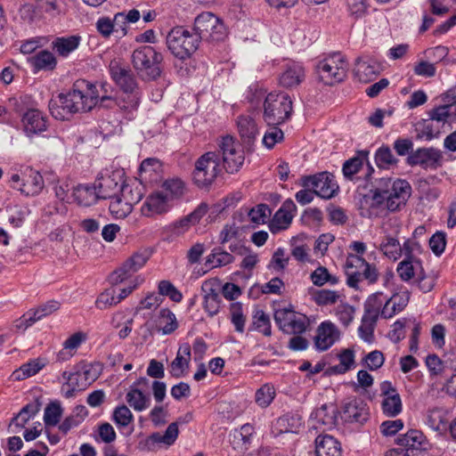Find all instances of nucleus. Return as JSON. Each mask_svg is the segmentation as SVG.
I'll use <instances>...</instances> for the list:
<instances>
[{"mask_svg":"<svg viewBox=\"0 0 456 456\" xmlns=\"http://www.w3.org/2000/svg\"><path fill=\"white\" fill-rule=\"evenodd\" d=\"M348 265L358 266L362 271L363 278L368 281L370 284L377 282L379 279V272L375 265L369 264L363 257L357 255H348Z\"/></svg>","mask_w":456,"mask_h":456,"instance_id":"473e14b6","label":"nucleus"},{"mask_svg":"<svg viewBox=\"0 0 456 456\" xmlns=\"http://www.w3.org/2000/svg\"><path fill=\"white\" fill-rule=\"evenodd\" d=\"M208 207L200 203L191 214L172 224V232L177 236L186 232L192 225L197 224L208 213Z\"/></svg>","mask_w":456,"mask_h":456,"instance_id":"5701e85b","label":"nucleus"},{"mask_svg":"<svg viewBox=\"0 0 456 456\" xmlns=\"http://www.w3.org/2000/svg\"><path fill=\"white\" fill-rule=\"evenodd\" d=\"M80 40L81 37L78 36L58 37L53 42V48L61 56L66 57L78 47Z\"/></svg>","mask_w":456,"mask_h":456,"instance_id":"a19ab883","label":"nucleus"},{"mask_svg":"<svg viewBox=\"0 0 456 456\" xmlns=\"http://www.w3.org/2000/svg\"><path fill=\"white\" fill-rule=\"evenodd\" d=\"M191 349L189 344H183L178 348L174 361L170 363V374L178 379L183 377L190 367Z\"/></svg>","mask_w":456,"mask_h":456,"instance_id":"393cba45","label":"nucleus"},{"mask_svg":"<svg viewBox=\"0 0 456 456\" xmlns=\"http://www.w3.org/2000/svg\"><path fill=\"white\" fill-rule=\"evenodd\" d=\"M28 61L36 71L53 70L55 69L57 61L54 55L46 50L40 51L37 54L28 58Z\"/></svg>","mask_w":456,"mask_h":456,"instance_id":"c9c22d12","label":"nucleus"},{"mask_svg":"<svg viewBox=\"0 0 456 456\" xmlns=\"http://www.w3.org/2000/svg\"><path fill=\"white\" fill-rule=\"evenodd\" d=\"M159 191L173 203L175 200H177L183 195L184 183L178 178L167 179L163 182Z\"/></svg>","mask_w":456,"mask_h":456,"instance_id":"ea45409f","label":"nucleus"},{"mask_svg":"<svg viewBox=\"0 0 456 456\" xmlns=\"http://www.w3.org/2000/svg\"><path fill=\"white\" fill-rule=\"evenodd\" d=\"M340 415L345 422L363 423L369 416L367 404L361 399H348L343 403Z\"/></svg>","mask_w":456,"mask_h":456,"instance_id":"f3484780","label":"nucleus"},{"mask_svg":"<svg viewBox=\"0 0 456 456\" xmlns=\"http://www.w3.org/2000/svg\"><path fill=\"white\" fill-rule=\"evenodd\" d=\"M292 112V101L284 93L269 94L264 102V119L268 126H278L287 120Z\"/></svg>","mask_w":456,"mask_h":456,"instance_id":"39448f33","label":"nucleus"},{"mask_svg":"<svg viewBox=\"0 0 456 456\" xmlns=\"http://www.w3.org/2000/svg\"><path fill=\"white\" fill-rule=\"evenodd\" d=\"M218 155H222L226 172L233 174L239 171L244 163V151L232 136L226 135L218 142Z\"/></svg>","mask_w":456,"mask_h":456,"instance_id":"9d476101","label":"nucleus"},{"mask_svg":"<svg viewBox=\"0 0 456 456\" xmlns=\"http://www.w3.org/2000/svg\"><path fill=\"white\" fill-rule=\"evenodd\" d=\"M160 168L159 162L155 159H144L140 165V176L144 180H151L152 175H155Z\"/></svg>","mask_w":456,"mask_h":456,"instance_id":"0e129e2a","label":"nucleus"},{"mask_svg":"<svg viewBox=\"0 0 456 456\" xmlns=\"http://www.w3.org/2000/svg\"><path fill=\"white\" fill-rule=\"evenodd\" d=\"M305 77L304 67L299 63L287 64L279 76V85L284 88L291 89L298 86Z\"/></svg>","mask_w":456,"mask_h":456,"instance_id":"4be33fe9","label":"nucleus"},{"mask_svg":"<svg viewBox=\"0 0 456 456\" xmlns=\"http://www.w3.org/2000/svg\"><path fill=\"white\" fill-rule=\"evenodd\" d=\"M231 322L237 332L242 333L245 328L246 316L243 314L242 304L240 302L232 303L230 305Z\"/></svg>","mask_w":456,"mask_h":456,"instance_id":"603ef678","label":"nucleus"},{"mask_svg":"<svg viewBox=\"0 0 456 456\" xmlns=\"http://www.w3.org/2000/svg\"><path fill=\"white\" fill-rule=\"evenodd\" d=\"M301 426V419L297 415L285 414L273 424V432L276 434L297 433Z\"/></svg>","mask_w":456,"mask_h":456,"instance_id":"4c0bfd02","label":"nucleus"},{"mask_svg":"<svg viewBox=\"0 0 456 456\" xmlns=\"http://www.w3.org/2000/svg\"><path fill=\"white\" fill-rule=\"evenodd\" d=\"M426 422L428 426L435 431H440L445 428L447 420L443 409L438 407L429 409L427 412Z\"/></svg>","mask_w":456,"mask_h":456,"instance_id":"a18cd8bd","label":"nucleus"},{"mask_svg":"<svg viewBox=\"0 0 456 456\" xmlns=\"http://www.w3.org/2000/svg\"><path fill=\"white\" fill-rule=\"evenodd\" d=\"M173 203L159 190L151 193L143 202L141 211L145 216H153L168 212Z\"/></svg>","mask_w":456,"mask_h":456,"instance_id":"6ab92c4d","label":"nucleus"},{"mask_svg":"<svg viewBox=\"0 0 456 456\" xmlns=\"http://www.w3.org/2000/svg\"><path fill=\"white\" fill-rule=\"evenodd\" d=\"M118 304L114 289H107L96 298L95 306L100 310L110 308Z\"/></svg>","mask_w":456,"mask_h":456,"instance_id":"6e6d98bb","label":"nucleus"},{"mask_svg":"<svg viewBox=\"0 0 456 456\" xmlns=\"http://www.w3.org/2000/svg\"><path fill=\"white\" fill-rule=\"evenodd\" d=\"M339 338V331L330 322H322L316 331L314 346L319 351L328 350Z\"/></svg>","mask_w":456,"mask_h":456,"instance_id":"aec40b11","label":"nucleus"},{"mask_svg":"<svg viewBox=\"0 0 456 456\" xmlns=\"http://www.w3.org/2000/svg\"><path fill=\"white\" fill-rule=\"evenodd\" d=\"M158 329L164 335L171 334L178 328V322L175 314L168 308L159 311Z\"/></svg>","mask_w":456,"mask_h":456,"instance_id":"c03bdc74","label":"nucleus"},{"mask_svg":"<svg viewBox=\"0 0 456 456\" xmlns=\"http://www.w3.org/2000/svg\"><path fill=\"white\" fill-rule=\"evenodd\" d=\"M237 126L241 140L246 144L253 142L258 134L257 125L250 116H240L237 120Z\"/></svg>","mask_w":456,"mask_h":456,"instance_id":"c756f323","label":"nucleus"},{"mask_svg":"<svg viewBox=\"0 0 456 456\" xmlns=\"http://www.w3.org/2000/svg\"><path fill=\"white\" fill-rule=\"evenodd\" d=\"M166 43L171 53L180 59H189L199 48L200 37L183 26L173 28L167 35Z\"/></svg>","mask_w":456,"mask_h":456,"instance_id":"20e7f679","label":"nucleus"},{"mask_svg":"<svg viewBox=\"0 0 456 456\" xmlns=\"http://www.w3.org/2000/svg\"><path fill=\"white\" fill-rule=\"evenodd\" d=\"M10 182L13 189L27 196L37 195L45 187L43 176L32 168H26L21 175H12Z\"/></svg>","mask_w":456,"mask_h":456,"instance_id":"9b49d317","label":"nucleus"},{"mask_svg":"<svg viewBox=\"0 0 456 456\" xmlns=\"http://www.w3.org/2000/svg\"><path fill=\"white\" fill-rule=\"evenodd\" d=\"M348 69V63L340 53H334L317 65L320 79L326 85L332 86L342 82Z\"/></svg>","mask_w":456,"mask_h":456,"instance_id":"1a4fd4ad","label":"nucleus"},{"mask_svg":"<svg viewBox=\"0 0 456 456\" xmlns=\"http://www.w3.org/2000/svg\"><path fill=\"white\" fill-rule=\"evenodd\" d=\"M219 163L220 157L215 151H208L201 155L195 162L192 173L194 183L201 189L210 186L220 172Z\"/></svg>","mask_w":456,"mask_h":456,"instance_id":"0eeeda50","label":"nucleus"},{"mask_svg":"<svg viewBox=\"0 0 456 456\" xmlns=\"http://www.w3.org/2000/svg\"><path fill=\"white\" fill-rule=\"evenodd\" d=\"M253 324L256 329L261 331L265 336L271 335V324L270 319L267 314L263 310H256L254 316Z\"/></svg>","mask_w":456,"mask_h":456,"instance_id":"69168bd1","label":"nucleus"},{"mask_svg":"<svg viewBox=\"0 0 456 456\" xmlns=\"http://www.w3.org/2000/svg\"><path fill=\"white\" fill-rule=\"evenodd\" d=\"M158 289L159 295L168 297L175 303H179L183 299V294L169 281H159Z\"/></svg>","mask_w":456,"mask_h":456,"instance_id":"13d9d810","label":"nucleus"},{"mask_svg":"<svg viewBox=\"0 0 456 456\" xmlns=\"http://www.w3.org/2000/svg\"><path fill=\"white\" fill-rule=\"evenodd\" d=\"M382 411L388 417L397 416L403 409L400 395H393L383 398Z\"/></svg>","mask_w":456,"mask_h":456,"instance_id":"3c124183","label":"nucleus"},{"mask_svg":"<svg viewBox=\"0 0 456 456\" xmlns=\"http://www.w3.org/2000/svg\"><path fill=\"white\" fill-rule=\"evenodd\" d=\"M340 443L329 435L318 436L315 439L316 456H341Z\"/></svg>","mask_w":456,"mask_h":456,"instance_id":"cd10ccee","label":"nucleus"},{"mask_svg":"<svg viewBox=\"0 0 456 456\" xmlns=\"http://www.w3.org/2000/svg\"><path fill=\"white\" fill-rule=\"evenodd\" d=\"M452 107V104L447 102L446 104L435 108L430 111V121L425 125V133L429 139L437 136L439 134V127L434 129L433 122L442 123L443 125L447 122L450 117V109Z\"/></svg>","mask_w":456,"mask_h":456,"instance_id":"c85d7f7f","label":"nucleus"},{"mask_svg":"<svg viewBox=\"0 0 456 456\" xmlns=\"http://www.w3.org/2000/svg\"><path fill=\"white\" fill-rule=\"evenodd\" d=\"M442 153L435 148H419L409 155L407 162L411 166L425 168H436L441 165Z\"/></svg>","mask_w":456,"mask_h":456,"instance_id":"a211bd4d","label":"nucleus"},{"mask_svg":"<svg viewBox=\"0 0 456 456\" xmlns=\"http://www.w3.org/2000/svg\"><path fill=\"white\" fill-rule=\"evenodd\" d=\"M112 419L119 428H126L134 421V415L130 409L123 404L115 408Z\"/></svg>","mask_w":456,"mask_h":456,"instance_id":"5fc2aeb1","label":"nucleus"},{"mask_svg":"<svg viewBox=\"0 0 456 456\" xmlns=\"http://www.w3.org/2000/svg\"><path fill=\"white\" fill-rule=\"evenodd\" d=\"M46 365L45 358H36L22 364L19 369L15 370L12 378L14 380H23L38 373Z\"/></svg>","mask_w":456,"mask_h":456,"instance_id":"2f4dec72","label":"nucleus"},{"mask_svg":"<svg viewBox=\"0 0 456 456\" xmlns=\"http://www.w3.org/2000/svg\"><path fill=\"white\" fill-rule=\"evenodd\" d=\"M297 207L292 200H286L273 216L270 223V230L276 233L287 229L292 222Z\"/></svg>","mask_w":456,"mask_h":456,"instance_id":"412c9836","label":"nucleus"},{"mask_svg":"<svg viewBox=\"0 0 456 456\" xmlns=\"http://www.w3.org/2000/svg\"><path fill=\"white\" fill-rule=\"evenodd\" d=\"M283 132L277 126H269L265 132L263 143L268 149H272L277 142L282 141Z\"/></svg>","mask_w":456,"mask_h":456,"instance_id":"774afa93","label":"nucleus"},{"mask_svg":"<svg viewBox=\"0 0 456 456\" xmlns=\"http://www.w3.org/2000/svg\"><path fill=\"white\" fill-rule=\"evenodd\" d=\"M201 289L204 292V309L209 316L217 314L220 309L221 297L215 282L204 281Z\"/></svg>","mask_w":456,"mask_h":456,"instance_id":"a878e982","label":"nucleus"},{"mask_svg":"<svg viewBox=\"0 0 456 456\" xmlns=\"http://www.w3.org/2000/svg\"><path fill=\"white\" fill-rule=\"evenodd\" d=\"M107 85L101 86L102 94H100L96 86L86 80H77L73 84L69 92L60 94L59 103L51 102L49 105L52 115L56 119H68L69 116L77 112L90 111L98 103L100 106L112 109L118 106L124 110H135L138 98L135 94H126L119 98L108 94Z\"/></svg>","mask_w":456,"mask_h":456,"instance_id":"f257e3e1","label":"nucleus"},{"mask_svg":"<svg viewBox=\"0 0 456 456\" xmlns=\"http://www.w3.org/2000/svg\"><path fill=\"white\" fill-rule=\"evenodd\" d=\"M126 400L130 407L139 412L149 408L151 404L150 396L134 387H130L126 395Z\"/></svg>","mask_w":456,"mask_h":456,"instance_id":"e433bc0d","label":"nucleus"},{"mask_svg":"<svg viewBox=\"0 0 456 456\" xmlns=\"http://www.w3.org/2000/svg\"><path fill=\"white\" fill-rule=\"evenodd\" d=\"M72 196L78 205L89 207L100 199L95 186L79 184L73 189Z\"/></svg>","mask_w":456,"mask_h":456,"instance_id":"72a5a7b5","label":"nucleus"},{"mask_svg":"<svg viewBox=\"0 0 456 456\" xmlns=\"http://www.w3.org/2000/svg\"><path fill=\"white\" fill-rule=\"evenodd\" d=\"M162 61V54L150 45L136 48L131 56L134 70L145 81L156 80L160 77Z\"/></svg>","mask_w":456,"mask_h":456,"instance_id":"7ed1b4c3","label":"nucleus"},{"mask_svg":"<svg viewBox=\"0 0 456 456\" xmlns=\"http://www.w3.org/2000/svg\"><path fill=\"white\" fill-rule=\"evenodd\" d=\"M385 300L386 296L382 292L371 294L364 304L362 322H370L371 324L375 323L380 316Z\"/></svg>","mask_w":456,"mask_h":456,"instance_id":"bb28decb","label":"nucleus"},{"mask_svg":"<svg viewBox=\"0 0 456 456\" xmlns=\"http://www.w3.org/2000/svg\"><path fill=\"white\" fill-rule=\"evenodd\" d=\"M416 282L418 288L423 293H428L434 289L436 282V275L433 273H426L422 269L419 271V273H418Z\"/></svg>","mask_w":456,"mask_h":456,"instance_id":"052dcab7","label":"nucleus"},{"mask_svg":"<svg viewBox=\"0 0 456 456\" xmlns=\"http://www.w3.org/2000/svg\"><path fill=\"white\" fill-rule=\"evenodd\" d=\"M151 254L146 251H139L133 254L124 264L110 274V282L118 284L123 282L133 273L139 271L149 260Z\"/></svg>","mask_w":456,"mask_h":456,"instance_id":"2eb2a0df","label":"nucleus"},{"mask_svg":"<svg viewBox=\"0 0 456 456\" xmlns=\"http://www.w3.org/2000/svg\"><path fill=\"white\" fill-rule=\"evenodd\" d=\"M115 81L123 89L124 93L122 95L125 97L126 94H129L128 93H132L136 86L135 79L128 69L122 75L118 76Z\"/></svg>","mask_w":456,"mask_h":456,"instance_id":"e2e57ef3","label":"nucleus"},{"mask_svg":"<svg viewBox=\"0 0 456 456\" xmlns=\"http://www.w3.org/2000/svg\"><path fill=\"white\" fill-rule=\"evenodd\" d=\"M379 249L389 259L395 261L403 255L402 246L399 240L391 236L387 235L382 240Z\"/></svg>","mask_w":456,"mask_h":456,"instance_id":"79ce46f5","label":"nucleus"},{"mask_svg":"<svg viewBox=\"0 0 456 456\" xmlns=\"http://www.w3.org/2000/svg\"><path fill=\"white\" fill-rule=\"evenodd\" d=\"M397 447L387 452L386 456H428L429 443L419 430H410L396 439Z\"/></svg>","mask_w":456,"mask_h":456,"instance_id":"423d86ee","label":"nucleus"},{"mask_svg":"<svg viewBox=\"0 0 456 456\" xmlns=\"http://www.w3.org/2000/svg\"><path fill=\"white\" fill-rule=\"evenodd\" d=\"M271 214V208L266 204H259L249 211L248 216L253 223L265 224Z\"/></svg>","mask_w":456,"mask_h":456,"instance_id":"338daca9","label":"nucleus"},{"mask_svg":"<svg viewBox=\"0 0 456 456\" xmlns=\"http://www.w3.org/2000/svg\"><path fill=\"white\" fill-rule=\"evenodd\" d=\"M274 396V387L269 384H265L256 390L255 395V401L260 407L266 408L273 401Z\"/></svg>","mask_w":456,"mask_h":456,"instance_id":"864d4df0","label":"nucleus"},{"mask_svg":"<svg viewBox=\"0 0 456 456\" xmlns=\"http://www.w3.org/2000/svg\"><path fill=\"white\" fill-rule=\"evenodd\" d=\"M420 262L417 259L404 258L397 265L396 272L403 281H409L415 276H418L422 270Z\"/></svg>","mask_w":456,"mask_h":456,"instance_id":"58836bf2","label":"nucleus"},{"mask_svg":"<svg viewBox=\"0 0 456 456\" xmlns=\"http://www.w3.org/2000/svg\"><path fill=\"white\" fill-rule=\"evenodd\" d=\"M141 199L142 193L138 188L134 189L131 185L123 183L116 200L110 201V209L118 217H125Z\"/></svg>","mask_w":456,"mask_h":456,"instance_id":"4468645a","label":"nucleus"},{"mask_svg":"<svg viewBox=\"0 0 456 456\" xmlns=\"http://www.w3.org/2000/svg\"><path fill=\"white\" fill-rule=\"evenodd\" d=\"M234 257L228 252L215 248L211 254L208 256L206 265L210 268L226 265L233 262Z\"/></svg>","mask_w":456,"mask_h":456,"instance_id":"09e8293b","label":"nucleus"},{"mask_svg":"<svg viewBox=\"0 0 456 456\" xmlns=\"http://www.w3.org/2000/svg\"><path fill=\"white\" fill-rule=\"evenodd\" d=\"M424 54L427 59L434 61L435 64L444 61V63H448L447 56L449 54V48L444 45H437L435 47H430L425 50Z\"/></svg>","mask_w":456,"mask_h":456,"instance_id":"680f3d73","label":"nucleus"},{"mask_svg":"<svg viewBox=\"0 0 456 456\" xmlns=\"http://www.w3.org/2000/svg\"><path fill=\"white\" fill-rule=\"evenodd\" d=\"M380 72V65L370 58H358L354 67V75L360 82L369 83Z\"/></svg>","mask_w":456,"mask_h":456,"instance_id":"b1692460","label":"nucleus"},{"mask_svg":"<svg viewBox=\"0 0 456 456\" xmlns=\"http://www.w3.org/2000/svg\"><path fill=\"white\" fill-rule=\"evenodd\" d=\"M371 196L365 198L370 216H385L388 212L399 211L411 195V186L403 179H380Z\"/></svg>","mask_w":456,"mask_h":456,"instance_id":"f03ea898","label":"nucleus"},{"mask_svg":"<svg viewBox=\"0 0 456 456\" xmlns=\"http://www.w3.org/2000/svg\"><path fill=\"white\" fill-rule=\"evenodd\" d=\"M274 320L279 328L288 334H302L309 325L308 319L305 314L287 308L276 310Z\"/></svg>","mask_w":456,"mask_h":456,"instance_id":"ddd939ff","label":"nucleus"},{"mask_svg":"<svg viewBox=\"0 0 456 456\" xmlns=\"http://www.w3.org/2000/svg\"><path fill=\"white\" fill-rule=\"evenodd\" d=\"M62 408L59 402L50 403L45 409L44 422L46 427L56 426L61 418Z\"/></svg>","mask_w":456,"mask_h":456,"instance_id":"8fccbe9b","label":"nucleus"},{"mask_svg":"<svg viewBox=\"0 0 456 456\" xmlns=\"http://www.w3.org/2000/svg\"><path fill=\"white\" fill-rule=\"evenodd\" d=\"M339 297L340 295L337 291L330 289L317 290L313 296L314 302L318 305L335 304L338 300Z\"/></svg>","mask_w":456,"mask_h":456,"instance_id":"bf43d9fd","label":"nucleus"},{"mask_svg":"<svg viewBox=\"0 0 456 456\" xmlns=\"http://www.w3.org/2000/svg\"><path fill=\"white\" fill-rule=\"evenodd\" d=\"M42 403L39 398H36L33 402L26 404L19 413L12 418L11 424H14L18 428H24L25 425L40 411Z\"/></svg>","mask_w":456,"mask_h":456,"instance_id":"f704fd0d","label":"nucleus"},{"mask_svg":"<svg viewBox=\"0 0 456 456\" xmlns=\"http://www.w3.org/2000/svg\"><path fill=\"white\" fill-rule=\"evenodd\" d=\"M375 163L381 169H391L397 166L398 159L387 145H382L375 153Z\"/></svg>","mask_w":456,"mask_h":456,"instance_id":"37998d69","label":"nucleus"},{"mask_svg":"<svg viewBox=\"0 0 456 456\" xmlns=\"http://www.w3.org/2000/svg\"><path fill=\"white\" fill-rule=\"evenodd\" d=\"M339 363L330 368L333 373L344 374L354 365V353L352 349H345L338 354Z\"/></svg>","mask_w":456,"mask_h":456,"instance_id":"49530a36","label":"nucleus"},{"mask_svg":"<svg viewBox=\"0 0 456 456\" xmlns=\"http://www.w3.org/2000/svg\"><path fill=\"white\" fill-rule=\"evenodd\" d=\"M123 183L120 172H113L110 175L102 176L95 184L99 198L110 199L111 201L116 200Z\"/></svg>","mask_w":456,"mask_h":456,"instance_id":"dca6fc26","label":"nucleus"},{"mask_svg":"<svg viewBox=\"0 0 456 456\" xmlns=\"http://www.w3.org/2000/svg\"><path fill=\"white\" fill-rule=\"evenodd\" d=\"M301 185L304 188L314 190L315 195L322 199H331L338 190L334 175L329 172L303 176Z\"/></svg>","mask_w":456,"mask_h":456,"instance_id":"f8f14e48","label":"nucleus"},{"mask_svg":"<svg viewBox=\"0 0 456 456\" xmlns=\"http://www.w3.org/2000/svg\"><path fill=\"white\" fill-rule=\"evenodd\" d=\"M23 123L28 134H37L46 129V119L37 110H28L23 117Z\"/></svg>","mask_w":456,"mask_h":456,"instance_id":"7c9ffc66","label":"nucleus"},{"mask_svg":"<svg viewBox=\"0 0 456 456\" xmlns=\"http://www.w3.org/2000/svg\"><path fill=\"white\" fill-rule=\"evenodd\" d=\"M192 30L200 37V42H218L226 35L224 22L210 12H201L195 18Z\"/></svg>","mask_w":456,"mask_h":456,"instance_id":"6e6552de","label":"nucleus"},{"mask_svg":"<svg viewBox=\"0 0 456 456\" xmlns=\"http://www.w3.org/2000/svg\"><path fill=\"white\" fill-rule=\"evenodd\" d=\"M348 264L347 256L344 265L346 275V284L350 288L359 289V283L362 281V279H364L362 271L360 270L358 266H349Z\"/></svg>","mask_w":456,"mask_h":456,"instance_id":"4d7b16f0","label":"nucleus"},{"mask_svg":"<svg viewBox=\"0 0 456 456\" xmlns=\"http://www.w3.org/2000/svg\"><path fill=\"white\" fill-rule=\"evenodd\" d=\"M312 282L318 287L323 286L326 283L335 285L338 282V278L329 273L328 269L324 266L317 267L310 275Z\"/></svg>","mask_w":456,"mask_h":456,"instance_id":"de8ad7c7","label":"nucleus"}]
</instances>
